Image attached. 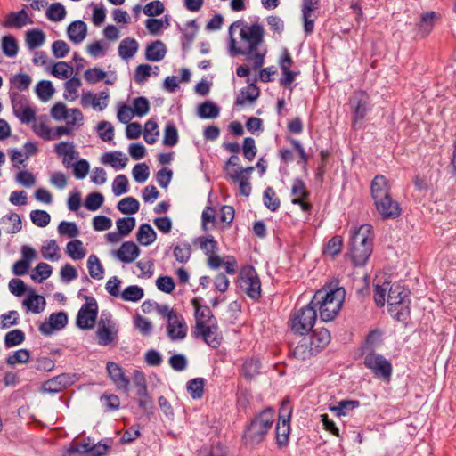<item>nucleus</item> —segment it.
Here are the masks:
<instances>
[{"label": "nucleus", "mask_w": 456, "mask_h": 456, "mask_svg": "<svg viewBox=\"0 0 456 456\" xmlns=\"http://www.w3.org/2000/svg\"><path fill=\"white\" fill-rule=\"evenodd\" d=\"M228 36V51L231 55L246 56L252 61L255 69L264 65L266 50L261 49L265 30L260 23L238 20L229 26Z\"/></svg>", "instance_id": "1"}, {"label": "nucleus", "mask_w": 456, "mask_h": 456, "mask_svg": "<svg viewBox=\"0 0 456 456\" xmlns=\"http://www.w3.org/2000/svg\"><path fill=\"white\" fill-rule=\"evenodd\" d=\"M409 294L410 291L404 285L399 282L379 281L374 285V300L379 306H384L386 302L390 313L396 312L395 317L401 319L409 314Z\"/></svg>", "instance_id": "2"}, {"label": "nucleus", "mask_w": 456, "mask_h": 456, "mask_svg": "<svg viewBox=\"0 0 456 456\" xmlns=\"http://www.w3.org/2000/svg\"><path fill=\"white\" fill-rule=\"evenodd\" d=\"M191 304L194 309L193 334L195 338H202L206 344L214 348L218 347L222 341V336L212 311L207 305L202 304V299L200 297H193Z\"/></svg>", "instance_id": "3"}, {"label": "nucleus", "mask_w": 456, "mask_h": 456, "mask_svg": "<svg viewBox=\"0 0 456 456\" xmlns=\"http://www.w3.org/2000/svg\"><path fill=\"white\" fill-rule=\"evenodd\" d=\"M345 297L344 288L327 286L316 291L310 304L318 308L322 321L330 322L339 314Z\"/></svg>", "instance_id": "4"}, {"label": "nucleus", "mask_w": 456, "mask_h": 456, "mask_svg": "<svg viewBox=\"0 0 456 456\" xmlns=\"http://www.w3.org/2000/svg\"><path fill=\"white\" fill-rule=\"evenodd\" d=\"M373 231L369 224L351 230L349 256L355 266L366 264L372 253Z\"/></svg>", "instance_id": "5"}, {"label": "nucleus", "mask_w": 456, "mask_h": 456, "mask_svg": "<svg viewBox=\"0 0 456 456\" xmlns=\"http://www.w3.org/2000/svg\"><path fill=\"white\" fill-rule=\"evenodd\" d=\"M50 115L56 122H63L65 126H58V133L62 136H72L85 124V116L78 108H68L62 102H55L51 110Z\"/></svg>", "instance_id": "6"}, {"label": "nucleus", "mask_w": 456, "mask_h": 456, "mask_svg": "<svg viewBox=\"0 0 456 456\" xmlns=\"http://www.w3.org/2000/svg\"><path fill=\"white\" fill-rule=\"evenodd\" d=\"M274 422V411L272 408L263 410L248 426L243 439L246 444L255 446L265 439Z\"/></svg>", "instance_id": "7"}, {"label": "nucleus", "mask_w": 456, "mask_h": 456, "mask_svg": "<svg viewBox=\"0 0 456 456\" xmlns=\"http://www.w3.org/2000/svg\"><path fill=\"white\" fill-rule=\"evenodd\" d=\"M156 310L167 322V335L171 341H182L188 333V326L182 314L168 305H157Z\"/></svg>", "instance_id": "8"}, {"label": "nucleus", "mask_w": 456, "mask_h": 456, "mask_svg": "<svg viewBox=\"0 0 456 456\" xmlns=\"http://www.w3.org/2000/svg\"><path fill=\"white\" fill-rule=\"evenodd\" d=\"M150 111V102L147 98L140 96L133 99L131 105L126 102H118L117 105V119L126 124L134 118H142Z\"/></svg>", "instance_id": "9"}, {"label": "nucleus", "mask_w": 456, "mask_h": 456, "mask_svg": "<svg viewBox=\"0 0 456 456\" xmlns=\"http://www.w3.org/2000/svg\"><path fill=\"white\" fill-rule=\"evenodd\" d=\"M316 318V310L309 303L292 314L290 319L291 330L296 334L305 335L313 329Z\"/></svg>", "instance_id": "10"}, {"label": "nucleus", "mask_w": 456, "mask_h": 456, "mask_svg": "<svg viewBox=\"0 0 456 456\" xmlns=\"http://www.w3.org/2000/svg\"><path fill=\"white\" fill-rule=\"evenodd\" d=\"M291 414L292 407L290 403L287 400L282 401L275 428V439L279 448H284L289 444Z\"/></svg>", "instance_id": "11"}, {"label": "nucleus", "mask_w": 456, "mask_h": 456, "mask_svg": "<svg viewBox=\"0 0 456 456\" xmlns=\"http://www.w3.org/2000/svg\"><path fill=\"white\" fill-rule=\"evenodd\" d=\"M239 284L240 289L251 298L256 299L261 295V283L256 270L252 266L241 269Z\"/></svg>", "instance_id": "12"}, {"label": "nucleus", "mask_w": 456, "mask_h": 456, "mask_svg": "<svg viewBox=\"0 0 456 456\" xmlns=\"http://www.w3.org/2000/svg\"><path fill=\"white\" fill-rule=\"evenodd\" d=\"M86 302L79 309L76 324L81 330H92L98 315V305L94 297H86Z\"/></svg>", "instance_id": "13"}, {"label": "nucleus", "mask_w": 456, "mask_h": 456, "mask_svg": "<svg viewBox=\"0 0 456 456\" xmlns=\"http://www.w3.org/2000/svg\"><path fill=\"white\" fill-rule=\"evenodd\" d=\"M118 326L110 317L101 318L97 322L96 338L101 346H111L117 342Z\"/></svg>", "instance_id": "14"}, {"label": "nucleus", "mask_w": 456, "mask_h": 456, "mask_svg": "<svg viewBox=\"0 0 456 456\" xmlns=\"http://www.w3.org/2000/svg\"><path fill=\"white\" fill-rule=\"evenodd\" d=\"M11 102L13 114L22 124L31 123L36 119L37 110L25 96L13 94Z\"/></svg>", "instance_id": "15"}, {"label": "nucleus", "mask_w": 456, "mask_h": 456, "mask_svg": "<svg viewBox=\"0 0 456 456\" xmlns=\"http://www.w3.org/2000/svg\"><path fill=\"white\" fill-rule=\"evenodd\" d=\"M365 366L370 369L373 374L384 380H389L392 375V365L381 354L369 353L364 358Z\"/></svg>", "instance_id": "16"}, {"label": "nucleus", "mask_w": 456, "mask_h": 456, "mask_svg": "<svg viewBox=\"0 0 456 456\" xmlns=\"http://www.w3.org/2000/svg\"><path fill=\"white\" fill-rule=\"evenodd\" d=\"M53 151L67 168L71 167L72 162L77 160L79 156L75 143L71 141H61L54 144Z\"/></svg>", "instance_id": "17"}, {"label": "nucleus", "mask_w": 456, "mask_h": 456, "mask_svg": "<svg viewBox=\"0 0 456 456\" xmlns=\"http://www.w3.org/2000/svg\"><path fill=\"white\" fill-rule=\"evenodd\" d=\"M108 91H102L99 94L87 91L81 94L80 104L84 108H92L97 111H102L109 104Z\"/></svg>", "instance_id": "18"}, {"label": "nucleus", "mask_w": 456, "mask_h": 456, "mask_svg": "<svg viewBox=\"0 0 456 456\" xmlns=\"http://www.w3.org/2000/svg\"><path fill=\"white\" fill-rule=\"evenodd\" d=\"M108 450L109 446L105 444L98 443L90 445L87 443H77L70 445L67 450V453L69 455L79 453L87 456H103L108 452Z\"/></svg>", "instance_id": "19"}, {"label": "nucleus", "mask_w": 456, "mask_h": 456, "mask_svg": "<svg viewBox=\"0 0 456 456\" xmlns=\"http://www.w3.org/2000/svg\"><path fill=\"white\" fill-rule=\"evenodd\" d=\"M378 213L383 219H395L401 215L399 204L390 196L374 202Z\"/></svg>", "instance_id": "20"}, {"label": "nucleus", "mask_w": 456, "mask_h": 456, "mask_svg": "<svg viewBox=\"0 0 456 456\" xmlns=\"http://www.w3.org/2000/svg\"><path fill=\"white\" fill-rule=\"evenodd\" d=\"M68 323V316L64 312L52 314L47 322L39 326V330L44 335H51L55 330H62Z\"/></svg>", "instance_id": "21"}, {"label": "nucleus", "mask_w": 456, "mask_h": 456, "mask_svg": "<svg viewBox=\"0 0 456 456\" xmlns=\"http://www.w3.org/2000/svg\"><path fill=\"white\" fill-rule=\"evenodd\" d=\"M106 370L110 379L112 380L116 387L119 390L128 391L129 379L125 375L121 366L114 362H109L106 365Z\"/></svg>", "instance_id": "22"}, {"label": "nucleus", "mask_w": 456, "mask_h": 456, "mask_svg": "<svg viewBox=\"0 0 456 456\" xmlns=\"http://www.w3.org/2000/svg\"><path fill=\"white\" fill-rule=\"evenodd\" d=\"M139 247L133 241H126L113 252V256L124 264L133 263L140 255Z\"/></svg>", "instance_id": "23"}, {"label": "nucleus", "mask_w": 456, "mask_h": 456, "mask_svg": "<svg viewBox=\"0 0 456 456\" xmlns=\"http://www.w3.org/2000/svg\"><path fill=\"white\" fill-rule=\"evenodd\" d=\"M291 202L300 206L304 212H309L311 205L306 201L308 191L301 180H295L291 188Z\"/></svg>", "instance_id": "24"}, {"label": "nucleus", "mask_w": 456, "mask_h": 456, "mask_svg": "<svg viewBox=\"0 0 456 456\" xmlns=\"http://www.w3.org/2000/svg\"><path fill=\"white\" fill-rule=\"evenodd\" d=\"M72 383L73 379L71 376L69 374H61L45 381L42 385L41 390L45 393H59L70 386Z\"/></svg>", "instance_id": "25"}, {"label": "nucleus", "mask_w": 456, "mask_h": 456, "mask_svg": "<svg viewBox=\"0 0 456 456\" xmlns=\"http://www.w3.org/2000/svg\"><path fill=\"white\" fill-rule=\"evenodd\" d=\"M66 32L69 41L75 45H78L86 38L88 27L85 21L77 20L69 24Z\"/></svg>", "instance_id": "26"}, {"label": "nucleus", "mask_w": 456, "mask_h": 456, "mask_svg": "<svg viewBox=\"0 0 456 456\" xmlns=\"http://www.w3.org/2000/svg\"><path fill=\"white\" fill-rule=\"evenodd\" d=\"M254 171L253 167H248L241 169L239 174L233 175L229 179L238 185L240 193L243 196L248 197L251 193L250 175Z\"/></svg>", "instance_id": "27"}, {"label": "nucleus", "mask_w": 456, "mask_h": 456, "mask_svg": "<svg viewBox=\"0 0 456 456\" xmlns=\"http://www.w3.org/2000/svg\"><path fill=\"white\" fill-rule=\"evenodd\" d=\"M32 130L38 137L45 141L56 140L62 136L58 133V126L53 129L42 118L34 120Z\"/></svg>", "instance_id": "28"}, {"label": "nucleus", "mask_w": 456, "mask_h": 456, "mask_svg": "<svg viewBox=\"0 0 456 456\" xmlns=\"http://www.w3.org/2000/svg\"><path fill=\"white\" fill-rule=\"evenodd\" d=\"M128 162V158L119 151L105 152L101 157V163L110 166L116 170L124 169Z\"/></svg>", "instance_id": "29"}, {"label": "nucleus", "mask_w": 456, "mask_h": 456, "mask_svg": "<svg viewBox=\"0 0 456 456\" xmlns=\"http://www.w3.org/2000/svg\"><path fill=\"white\" fill-rule=\"evenodd\" d=\"M371 196L375 201L382 200V198L390 196V185L387 179L383 175H377L371 182Z\"/></svg>", "instance_id": "30"}, {"label": "nucleus", "mask_w": 456, "mask_h": 456, "mask_svg": "<svg viewBox=\"0 0 456 456\" xmlns=\"http://www.w3.org/2000/svg\"><path fill=\"white\" fill-rule=\"evenodd\" d=\"M32 23V19L28 16L27 12L22 9L19 12H10L3 22V26L14 28H21L22 27L30 25Z\"/></svg>", "instance_id": "31"}, {"label": "nucleus", "mask_w": 456, "mask_h": 456, "mask_svg": "<svg viewBox=\"0 0 456 456\" xmlns=\"http://www.w3.org/2000/svg\"><path fill=\"white\" fill-rule=\"evenodd\" d=\"M259 88L251 83L240 90L235 103L239 106H245L253 103L259 96Z\"/></svg>", "instance_id": "32"}, {"label": "nucleus", "mask_w": 456, "mask_h": 456, "mask_svg": "<svg viewBox=\"0 0 456 456\" xmlns=\"http://www.w3.org/2000/svg\"><path fill=\"white\" fill-rule=\"evenodd\" d=\"M310 344L313 346V348L316 353L320 352L326 346L329 345L330 341V331L325 328L316 329L308 338Z\"/></svg>", "instance_id": "33"}, {"label": "nucleus", "mask_w": 456, "mask_h": 456, "mask_svg": "<svg viewBox=\"0 0 456 456\" xmlns=\"http://www.w3.org/2000/svg\"><path fill=\"white\" fill-rule=\"evenodd\" d=\"M40 253L44 259L57 262L61 259V248L55 240H45L40 248Z\"/></svg>", "instance_id": "34"}, {"label": "nucleus", "mask_w": 456, "mask_h": 456, "mask_svg": "<svg viewBox=\"0 0 456 456\" xmlns=\"http://www.w3.org/2000/svg\"><path fill=\"white\" fill-rule=\"evenodd\" d=\"M138 49V42L134 38L126 37L120 42L118 52L122 60H129L136 54Z\"/></svg>", "instance_id": "35"}, {"label": "nucleus", "mask_w": 456, "mask_h": 456, "mask_svg": "<svg viewBox=\"0 0 456 456\" xmlns=\"http://www.w3.org/2000/svg\"><path fill=\"white\" fill-rule=\"evenodd\" d=\"M65 252L74 261L84 259L87 254L83 241L78 239L69 241L66 244Z\"/></svg>", "instance_id": "36"}, {"label": "nucleus", "mask_w": 456, "mask_h": 456, "mask_svg": "<svg viewBox=\"0 0 456 456\" xmlns=\"http://www.w3.org/2000/svg\"><path fill=\"white\" fill-rule=\"evenodd\" d=\"M45 299L44 297L31 293L22 302V305L27 312L40 314L45 308Z\"/></svg>", "instance_id": "37"}, {"label": "nucleus", "mask_w": 456, "mask_h": 456, "mask_svg": "<svg viewBox=\"0 0 456 456\" xmlns=\"http://www.w3.org/2000/svg\"><path fill=\"white\" fill-rule=\"evenodd\" d=\"M82 86V81L77 77H72L64 83L63 98L69 102L76 101L79 96V89Z\"/></svg>", "instance_id": "38"}, {"label": "nucleus", "mask_w": 456, "mask_h": 456, "mask_svg": "<svg viewBox=\"0 0 456 456\" xmlns=\"http://www.w3.org/2000/svg\"><path fill=\"white\" fill-rule=\"evenodd\" d=\"M84 77L88 84H96L100 81H104L107 85L114 83V78L110 79L108 74L98 67L86 69L84 73Z\"/></svg>", "instance_id": "39"}, {"label": "nucleus", "mask_w": 456, "mask_h": 456, "mask_svg": "<svg viewBox=\"0 0 456 456\" xmlns=\"http://www.w3.org/2000/svg\"><path fill=\"white\" fill-rule=\"evenodd\" d=\"M167 48L161 41H155L149 45L145 50V58L151 61H159L164 59Z\"/></svg>", "instance_id": "40"}, {"label": "nucleus", "mask_w": 456, "mask_h": 456, "mask_svg": "<svg viewBox=\"0 0 456 456\" xmlns=\"http://www.w3.org/2000/svg\"><path fill=\"white\" fill-rule=\"evenodd\" d=\"M315 354L317 353L313 348L308 338H302L293 349L294 357L302 361L311 358Z\"/></svg>", "instance_id": "41"}, {"label": "nucleus", "mask_w": 456, "mask_h": 456, "mask_svg": "<svg viewBox=\"0 0 456 456\" xmlns=\"http://www.w3.org/2000/svg\"><path fill=\"white\" fill-rule=\"evenodd\" d=\"M157 239V234L153 228L148 224H142L139 226L136 232V240L142 246L152 244Z\"/></svg>", "instance_id": "42"}, {"label": "nucleus", "mask_w": 456, "mask_h": 456, "mask_svg": "<svg viewBox=\"0 0 456 456\" xmlns=\"http://www.w3.org/2000/svg\"><path fill=\"white\" fill-rule=\"evenodd\" d=\"M440 19V14L436 12H428L421 16V20L418 25L419 32L423 36L428 35L433 28L435 23Z\"/></svg>", "instance_id": "43"}, {"label": "nucleus", "mask_w": 456, "mask_h": 456, "mask_svg": "<svg viewBox=\"0 0 456 456\" xmlns=\"http://www.w3.org/2000/svg\"><path fill=\"white\" fill-rule=\"evenodd\" d=\"M45 16L53 22H61L66 18L67 10L61 3L55 2L48 6Z\"/></svg>", "instance_id": "44"}, {"label": "nucleus", "mask_w": 456, "mask_h": 456, "mask_svg": "<svg viewBox=\"0 0 456 456\" xmlns=\"http://www.w3.org/2000/svg\"><path fill=\"white\" fill-rule=\"evenodd\" d=\"M144 297V290L142 287L138 285H130L126 287L120 296L119 298H121L123 301L126 302H139L142 297Z\"/></svg>", "instance_id": "45"}, {"label": "nucleus", "mask_w": 456, "mask_h": 456, "mask_svg": "<svg viewBox=\"0 0 456 456\" xmlns=\"http://www.w3.org/2000/svg\"><path fill=\"white\" fill-rule=\"evenodd\" d=\"M169 25V20L167 16L160 19L150 18L145 21V27L148 32L153 36L160 34L163 30L167 29Z\"/></svg>", "instance_id": "46"}, {"label": "nucleus", "mask_w": 456, "mask_h": 456, "mask_svg": "<svg viewBox=\"0 0 456 456\" xmlns=\"http://www.w3.org/2000/svg\"><path fill=\"white\" fill-rule=\"evenodd\" d=\"M87 269L91 278L94 280H102L104 277V268L96 255H90L87 258Z\"/></svg>", "instance_id": "47"}, {"label": "nucleus", "mask_w": 456, "mask_h": 456, "mask_svg": "<svg viewBox=\"0 0 456 456\" xmlns=\"http://www.w3.org/2000/svg\"><path fill=\"white\" fill-rule=\"evenodd\" d=\"M2 223L5 225L6 232L15 234L22 229L21 218L20 215L11 212L2 218Z\"/></svg>", "instance_id": "48"}, {"label": "nucleus", "mask_w": 456, "mask_h": 456, "mask_svg": "<svg viewBox=\"0 0 456 456\" xmlns=\"http://www.w3.org/2000/svg\"><path fill=\"white\" fill-rule=\"evenodd\" d=\"M53 273V268L50 265L45 262L38 263L34 268L30 278L37 283H42L47 280Z\"/></svg>", "instance_id": "49"}, {"label": "nucleus", "mask_w": 456, "mask_h": 456, "mask_svg": "<svg viewBox=\"0 0 456 456\" xmlns=\"http://www.w3.org/2000/svg\"><path fill=\"white\" fill-rule=\"evenodd\" d=\"M354 102H355L354 107V123L355 124L358 120L363 119L367 113L368 96L364 93H360Z\"/></svg>", "instance_id": "50"}, {"label": "nucleus", "mask_w": 456, "mask_h": 456, "mask_svg": "<svg viewBox=\"0 0 456 456\" xmlns=\"http://www.w3.org/2000/svg\"><path fill=\"white\" fill-rule=\"evenodd\" d=\"M98 137L105 142H111L114 139V126L107 120L98 122L95 127Z\"/></svg>", "instance_id": "51"}, {"label": "nucleus", "mask_w": 456, "mask_h": 456, "mask_svg": "<svg viewBox=\"0 0 456 456\" xmlns=\"http://www.w3.org/2000/svg\"><path fill=\"white\" fill-rule=\"evenodd\" d=\"M45 41V33L38 28L27 31L25 42L29 49H36L44 45Z\"/></svg>", "instance_id": "52"}, {"label": "nucleus", "mask_w": 456, "mask_h": 456, "mask_svg": "<svg viewBox=\"0 0 456 456\" xmlns=\"http://www.w3.org/2000/svg\"><path fill=\"white\" fill-rule=\"evenodd\" d=\"M159 70L158 66L152 68L149 64H140L135 68L134 80L138 84H142L151 77V74L157 76Z\"/></svg>", "instance_id": "53"}, {"label": "nucleus", "mask_w": 456, "mask_h": 456, "mask_svg": "<svg viewBox=\"0 0 456 456\" xmlns=\"http://www.w3.org/2000/svg\"><path fill=\"white\" fill-rule=\"evenodd\" d=\"M260 371V362L255 357L247 358L242 365L241 373L247 379H252Z\"/></svg>", "instance_id": "54"}, {"label": "nucleus", "mask_w": 456, "mask_h": 456, "mask_svg": "<svg viewBox=\"0 0 456 456\" xmlns=\"http://www.w3.org/2000/svg\"><path fill=\"white\" fill-rule=\"evenodd\" d=\"M35 91L42 102H48L53 96L55 89L51 81L41 80L37 84Z\"/></svg>", "instance_id": "55"}, {"label": "nucleus", "mask_w": 456, "mask_h": 456, "mask_svg": "<svg viewBox=\"0 0 456 456\" xmlns=\"http://www.w3.org/2000/svg\"><path fill=\"white\" fill-rule=\"evenodd\" d=\"M198 115L204 119H212L218 117L220 110L213 102L207 101L198 107Z\"/></svg>", "instance_id": "56"}, {"label": "nucleus", "mask_w": 456, "mask_h": 456, "mask_svg": "<svg viewBox=\"0 0 456 456\" xmlns=\"http://www.w3.org/2000/svg\"><path fill=\"white\" fill-rule=\"evenodd\" d=\"M109 49V45L102 40H94L86 45V53L93 58L103 57Z\"/></svg>", "instance_id": "57"}, {"label": "nucleus", "mask_w": 456, "mask_h": 456, "mask_svg": "<svg viewBox=\"0 0 456 456\" xmlns=\"http://www.w3.org/2000/svg\"><path fill=\"white\" fill-rule=\"evenodd\" d=\"M117 208L124 215H134L138 212L140 203L134 197H126L118 201Z\"/></svg>", "instance_id": "58"}, {"label": "nucleus", "mask_w": 456, "mask_h": 456, "mask_svg": "<svg viewBox=\"0 0 456 456\" xmlns=\"http://www.w3.org/2000/svg\"><path fill=\"white\" fill-rule=\"evenodd\" d=\"M74 69L65 61L56 62L51 69V73L58 79H69L72 77Z\"/></svg>", "instance_id": "59"}, {"label": "nucleus", "mask_w": 456, "mask_h": 456, "mask_svg": "<svg viewBox=\"0 0 456 456\" xmlns=\"http://www.w3.org/2000/svg\"><path fill=\"white\" fill-rule=\"evenodd\" d=\"M142 135L144 141L149 144H153L157 142L159 135V126L156 121L150 119L143 126Z\"/></svg>", "instance_id": "60"}, {"label": "nucleus", "mask_w": 456, "mask_h": 456, "mask_svg": "<svg viewBox=\"0 0 456 456\" xmlns=\"http://www.w3.org/2000/svg\"><path fill=\"white\" fill-rule=\"evenodd\" d=\"M359 406V402L354 400H344L338 402L334 406H330V410L333 411L337 416H346L351 411L356 409Z\"/></svg>", "instance_id": "61"}, {"label": "nucleus", "mask_w": 456, "mask_h": 456, "mask_svg": "<svg viewBox=\"0 0 456 456\" xmlns=\"http://www.w3.org/2000/svg\"><path fill=\"white\" fill-rule=\"evenodd\" d=\"M31 83V77L26 73H18L10 79L11 86L19 91L28 90Z\"/></svg>", "instance_id": "62"}, {"label": "nucleus", "mask_w": 456, "mask_h": 456, "mask_svg": "<svg viewBox=\"0 0 456 456\" xmlns=\"http://www.w3.org/2000/svg\"><path fill=\"white\" fill-rule=\"evenodd\" d=\"M191 255V246L189 242H180L174 248V256L179 263H186Z\"/></svg>", "instance_id": "63"}, {"label": "nucleus", "mask_w": 456, "mask_h": 456, "mask_svg": "<svg viewBox=\"0 0 456 456\" xmlns=\"http://www.w3.org/2000/svg\"><path fill=\"white\" fill-rule=\"evenodd\" d=\"M343 248V238L342 236H333L327 243L324 248V255L334 257L338 256Z\"/></svg>", "instance_id": "64"}]
</instances>
